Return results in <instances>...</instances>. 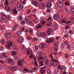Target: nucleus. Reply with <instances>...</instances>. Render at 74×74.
Segmentation results:
<instances>
[{
	"label": "nucleus",
	"mask_w": 74,
	"mask_h": 74,
	"mask_svg": "<svg viewBox=\"0 0 74 74\" xmlns=\"http://www.w3.org/2000/svg\"><path fill=\"white\" fill-rule=\"evenodd\" d=\"M21 49H22L24 52L26 51V52L28 55H30V53L32 52V50L28 48L26 49V47H22Z\"/></svg>",
	"instance_id": "nucleus-1"
},
{
	"label": "nucleus",
	"mask_w": 74,
	"mask_h": 74,
	"mask_svg": "<svg viewBox=\"0 0 74 74\" xmlns=\"http://www.w3.org/2000/svg\"><path fill=\"white\" fill-rule=\"evenodd\" d=\"M6 44H7L6 46V48H7V49L11 50V46L12 44L11 41H7L6 42Z\"/></svg>",
	"instance_id": "nucleus-2"
},
{
	"label": "nucleus",
	"mask_w": 74,
	"mask_h": 74,
	"mask_svg": "<svg viewBox=\"0 0 74 74\" xmlns=\"http://www.w3.org/2000/svg\"><path fill=\"white\" fill-rule=\"evenodd\" d=\"M58 63V61L57 60H54L53 59H51V66H56Z\"/></svg>",
	"instance_id": "nucleus-3"
},
{
	"label": "nucleus",
	"mask_w": 74,
	"mask_h": 74,
	"mask_svg": "<svg viewBox=\"0 0 74 74\" xmlns=\"http://www.w3.org/2000/svg\"><path fill=\"white\" fill-rule=\"evenodd\" d=\"M46 67V66H45L43 67H41L40 69V73L41 74H45V69Z\"/></svg>",
	"instance_id": "nucleus-4"
},
{
	"label": "nucleus",
	"mask_w": 74,
	"mask_h": 74,
	"mask_svg": "<svg viewBox=\"0 0 74 74\" xmlns=\"http://www.w3.org/2000/svg\"><path fill=\"white\" fill-rule=\"evenodd\" d=\"M17 63L19 66H22L23 64L24 63V60L19 61L18 60L17 61Z\"/></svg>",
	"instance_id": "nucleus-5"
},
{
	"label": "nucleus",
	"mask_w": 74,
	"mask_h": 74,
	"mask_svg": "<svg viewBox=\"0 0 74 74\" xmlns=\"http://www.w3.org/2000/svg\"><path fill=\"white\" fill-rule=\"evenodd\" d=\"M11 33L6 32L5 33V37L7 38H10L11 37Z\"/></svg>",
	"instance_id": "nucleus-6"
},
{
	"label": "nucleus",
	"mask_w": 74,
	"mask_h": 74,
	"mask_svg": "<svg viewBox=\"0 0 74 74\" xmlns=\"http://www.w3.org/2000/svg\"><path fill=\"white\" fill-rule=\"evenodd\" d=\"M11 11H12V13H13L14 15H16L18 14V11L16 10V8H15L13 10H12Z\"/></svg>",
	"instance_id": "nucleus-7"
},
{
	"label": "nucleus",
	"mask_w": 74,
	"mask_h": 74,
	"mask_svg": "<svg viewBox=\"0 0 74 74\" xmlns=\"http://www.w3.org/2000/svg\"><path fill=\"white\" fill-rule=\"evenodd\" d=\"M23 6L22 4H19L17 6V9L18 10H21L23 8Z\"/></svg>",
	"instance_id": "nucleus-8"
},
{
	"label": "nucleus",
	"mask_w": 74,
	"mask_h": 74,
	"mask_svg": "<svg viewBox=\"0 0 74 74\" xmlns=\"http://www.w3.org/2000/svg\"><path fill=\"white\" fill-rule=\"evenodd\" d=\"M46 7L47 8H51L52 7V3L50 2H47L46 4Z\"/></svg>",
	"instance_id": "nucleus-9"
},
{
	"label": "nucleus",
	"mask_w": 74,
	"mask_h": 74,
	"mask_svg": "<svg viewBox=\"0 0 74 74\" xmlns=\"http://www.w3.org/2000/svg\"><path fill=\"white\" fill-rule=\"evenodd\" d=\"M52 29L51 28L48 29L47 31V34H51V33H52Z\"/></svg>",
	"instance_id": "nucleus-10"
},
{
	"label": "nucleus",
	"mask_w": 74,
	"mask_h": 74,
	"mask_svg": "<svg viewBox=\"0 0 74 74\" xmlns=\"http://www.w3.org/2000/svg\"><path fill=\"white\" fill-rule=\"evenodd\" d=\"M53 17L55 19H59L60 18V15L59 14H55L53 16Z\"/></svg>",
	"instance_id": "nucleus-11"
},
{
	"label": "nucleus",
	"mask_w": 74,
	"mask_h": 74,
	"mask_svg": "<svg viewBox=\"0 0 74 74\" xmlns=\"http://www.w3.org/2000/svg\"><path fill=\"white\" fill-rule=\"evenodd\" d=\"M54 40V38H52L50 39H48L47 40V42L48 43H49V42H53Z\"/></svg>",
	"instance_id": "nucleus-12"
},
{
	"label": "nucleus",
	"mask_w": 74,
	"mask_h": 74,
	"mask_svg": "<svg viewBox=\"0 0 74 74\" xmlns=\"http://www.w3.org/2000/svg\"><path fill=\"white\" fill-rule=\"evenodd\" d=\"M47 36V34L45 32H43L41 34V35H40V37L42 38H44Z\"/></svg>",
	"instance_id": "nucleus-13"
},
{
	"label": "nucleus",
	"mask_w": 74,
	"mask_h": 74,
	"mask_svg": "<svg viewBox=\"0 0 74 74\" xmlns=\"http://www.w3.org/2000/svg\"><path fill=\"white\" fill-rule=\"evenodd\" d=\"M57 5L58 7H60V8H61V7H62L63 5V3L61 2H58L57 4Z\"/></svg>",
	"instance_id": "nucleus-14"
},
{
	"label": "nucleus",
	"mask_w": 74,
	"mask_h": 74,
	"mask_svg": "<svg viewBox=\"0 0 74 74\" xmlns=\"http://www.w3.org/2000/svg\"><path fill=\"white\" fill-rule=\"evenodd\" d=\"M69 0H65V5L70 6V2L68 1H69Z\"/></svg>",
	"instance_id": "nucleus-15"
},
{
	"label": "nucleus",
	"mask_w": 74,
	"mask_h": 74,
	"mask_svg": "<svg viewBox=\"0 0 74 74\" xmlns=\"http://www.w3.org/2000/svg\"><path fill=\"white\" fill-rule=\"evenodd\" d=\"M39 46L40 48H43L45 47H46V45L44 44H40L39 45Z\"/></svg>",
	"instance_id": "nucleus-16"
},
{
	"label": "nucleus",
	"mask_w": 74,
	"mask_h": 74,
	"mask_svg": "<svg viewBox=\"0 0 74 74\" xmlns=\"http://www.w3.org/2000/svg\"><path fill=\"white\" fill-rule=\"evenodd\" d=\"M52 27L53 29H55L56 30L58 29V25L56 24H54V25L52 26Z\"/></svg>",
	"instance_id": "nucleus-17"
},
{
	"label": "nucleus",
	"mask_w": 74,
	"mask_h": 74,
	"mask_svg": "<svg viewBox=\"0 0 74 74\" xmlns=\"http://www.w3.org/2000/svg\"><path fill=\"white\" fill-rule=\"evenodd\" d=\"M18 25L16 23H15L13 28V30H15L18 27Z\"/></svg>",
	"instance_id": "nucleus-18"
},
{
	"label": "nucleus",
	"mask_w": 74,
	"mask_h": 74,
	"mask_svg": "<svg viewBox=\"0 0 74 74\" xmlns=\"http://www.w3.org/2000/svg\"><path fill=\"white\" fill-rule=\"evenodd\" d=\"M21 32L19 31H17L16 32V35L17 37H19L21 35Z\"/></svg>",
	"instance_id": "nucleus-19"
},
{
	"label": "nucleus",
	"mask_w": 74,
	"mask_h": 74,
	"mask_svg": "<svg viewBox=\"0 0 74 74\" xmlns=\"http://www.w3.org/2000/svg\"><path fill=\"white\" fill-rule=\"evenodd\" d=\"M17 41L19 43H21L22 42V38L21 37H19L17 39Z\"/></svg>",
	"instance_id": "nucleus-20"
},
{
	"label": "nucleus",
	"mask_w": 74,
	"mask_h": 74,
	"mask_svg": "<svg viewBox=\"0 0 74 74\" xmlns=\"http://www.w3.org/2000/svg\"><path fill=\"white\" fill-rule=\"evenodd\" d=\"M16 67L15 66H13L11 67V70L12 71H15L16 70Z\"/></svg>",
	"instance_id": "nucleus-21"
},
{
	"label": "nucleus",
	"mask_w": 74,
	"mask_h": 74,
	"mask_svg": "<svg viewBox=\"0 0 74 74\" xmlns=\"http://www.w3.org/2000/svg\"><path fill=\"white\" fill-rule=\"evenodd\" d=\"M34 22L36 23H38V19L37 18H35L34 21Z\"/></svg>",
	"instance_id": "nucleus-22"
},
{
	"label": "nucleus",
	"mask_w": 74,
	"mask_h": 74,
	"mask_svg": "<svg viewBox=\"0 0 74 74\" xmlns=\"http://www.w3.org/2000/svg\"><path fill=\"white\" fill-rule=\"evenodd\" d=\"M71 12L72 14H74V8H71Z\"/></svg>",
	"instance_id": "nucleus-23"
},
{
	"label": "nucleus",
	"mask_w": 74,
	"mask_h": 74,
	"mask_svg": "<svg viewBox=\"0 0 74 74\" xmlns=\"http://www.w3.org/2000/svg\"><path fill=\"white\" fill-rule=\"evenodd\" d=\"M13 49L14 50H16V51H18V48L16 46H14L13 47Z\"/></svg>",
	"instance_id": "nucleus-24"
},
{
	"label": "nucleus",
	"mask_w": 74,
	"mask_h": 74,
	"mask_svg": "<svg viewBox=\"0 0 74 74\" xmlns=\"http://www.w3.org/2000/svg\"><path fill=\"white\" fill-rule=\"evenodd\" d=\"M5 21V20H3V19L2 18H0V22H3L4 23V22Z\"/></svg>",
	"instance_id": "nucleus-25"
},
{
	"label": "nucleus",
	"mask_w": 74,
	"mask_h": 74,
	"mask_svg": "<svg viewBox=\"0 0 74 74\" xmlns=\"http://www.w3.org/2000/svg\"><path fill=\"white\" fill-rule=\"evenodd\" d=\"M2 18L3 19V20H5L6 18V16L5 15L3 14L1 15Z\"/></svg>",
	"instance_id": "nucleus-26"
},
{
	"label": "nucleus",
	"mask_w": 74,
	"mask_h": 74,
	"mask_svg": "<svg viewBox=\"0 0 74 74\" xmlns=\"http://www.w3.org/2000/svg\"><path fill=\"white\" fill-rule=\"evenodd\" d=\"M13 61V60L12 59H9L8 60V62L10 63H12Z\"/></svg>",
	"instance_id": "nucleus-27"
},
{
	"label": "nucleus",
	"mask_w": 74,
	"mask_h": 74,
	"mask_svg": "<svg viewBox=\"0 0 74 74\" xmlns=\"http://www.w3.org/2000/svg\"><path fill=\"white\" fill-rule=\"evenodd\" d=\"M37 28L38 29H39V28H40L41 27V23H39L37 25Z\"/></svg>",
	"instance_id": "nucleus-28"
},
{
	"label": "nucleus",
	"mask_w": 74,
	"mask_h": 74,
	"mask_svg": "<svg viewBox=\"0 0 74 74\" xmlns=\"http://www.w3.org/2000/svg\"><path fill=\"white\" fill-rule=\"evenodd\" d=\"M5 42V40L4 39H2L1 40V44H3V45H4V44Z\"/></svg>",
	"instance_id": "nucleus-29"
},
{
	"label": "nucleus",
	"mask_w": 74,
	"mask_h": 74,
	"mask_svg": "<svg viewBox=\"0 0 74 74\" xmlns=\"http://www.w3.org/2000/svg\"><path fill=\"white\" fill-rule=\"evenodd\" d=\"M52 21H51L49 23H47V25L48 26H49V27H50V26H51V25H52Z\"/></svg>",
	"instance_id": "nucleus-30"
},
{
	"label": "nucleus",
	"mask_w": 74,
	"mask_h": 74,
	"mask_svg": "<svg viewBox=\"0 0 74 74\" xmlns=\"http://www.w3.org/2000/svg\"><path fill=\"white\" fill-rule=\"evenodd\" d=\"M37 40H38V38H34L32 39V41L34 42L36 41H37Z\"/></svg>",
	"instance_id": "nucleus-31"
},
{
	"label": "nucleus",
	"mask_w": 74,
	"mask_h": 74,
	"mask_svg": "<svg viewBox=\"0 0 74 74\" xmlns=\"http://www.w3.org/2000/svg\"><path fill=\"white\" fill-rule=\"evenodd\" d=\"M47 73L48 74H51V70H50V69H48L47 70Z\"/></svg>",
	"instance_id": "nucleus-32"
},
{
	"label": "nucleus",
	"mask_w": 74,
	"mask_h": 74,
	"mask_svg": "<svg viewBox=\"0 0 74 74\" xmlns=\"http://www.w3.org/2000/svg\"><path fill=\"white\" fill-rule=\"evenodd\" d=\"M58 48L57 46L55 47L54 48V50L55 52L57 51H58Z\"/></svg>",
	"instance_id": "nucleus-33"
},
{
	"label": "nucleus",
	"mask_w": 74,
	"mask_h": 74,
	"mask_svg": "<svg viewBox=\"0 0 74 74\" xmlns=\"http://www.w3.org/2000/svg\"><path fill=\"white\" fill-rule=\"evenodd\" d=\"M61 22L62 23H67V21L65 20H62L61 21Z\"/></svg>",
	"instance_id": "nucleus-34"
},
{
	"label": "nucleus",
	"mask_w": 74,
	"mask_h": 74,
	"mask_svg": "<svg viewBox=\"0 0 74 74\" xmlns=\"http://www.w3.org/2000/svg\"><path fill=\"white\" fill-rule=\"evenodd\" d=\"M33 3L35 5H37L38 4V2H37V1H33Z\"/></svg>",
	"instance_id": "nucleus-35"
},
{
	"label": "nucleus",
	"mask_w": 74,
	"mask_h": 74,
	"mask_svg": "<svg viewBox=\"0 0 74 74\" xmlns=\"http://www.w3.org/2000/svg\"><path fill=\"white\" fill-rule=\"evenodd\" d=\"M49 59H47L46 60V62L45 63L46 65H47V64H48V62H49Z\"/></svg>",
	"instance_id": "nucleus-36"
},
{
	"label": "nucleus",
	"mask_w": 74,
	"mask_h": 74,
	"mask_svg": "<svg viewBox=\"0 0 74 74\" xmlns=\"http://www.w3.org/2000/svg\"><path fill=\"white\" fill-rule=\"evenodd\" d=\"M21 2L22 4H24L26 3V1L25 0H21Z\"/></svg>",
	"instance_id": "nucleus-37"
},
{
	"label": "nucleus",
	"mask_w": 74,
	"mask_h": 74,
	"mask_svg": "<svg viewBox=\"0 0 74 74\" xmlns=\"http://www.w3.org/2000/svg\"><path fill=\"white\" fill-rule=\"evenodd\" d=\"M5 8L6 10H8V11L10 10V8H9V7H8V6H5Z\"/></svg>",
	"instance_id": "nucleus-38"
},
{
	"label": "nucleus",
	"mask_w": 74,
	"mask_h": 74,
	"mask_svg": "<svg viewBox=\"0 0 74 74\" xmlns=\"http://www.w3.org/2000/svg\"><path fill=\"white\" fill-rule=\"evenodd\" d=\"M45 6V4H41L40 5V7H44Z\"/></svg>",
	"instance_id": "nucleus-39"
},
{
	"label": "nucleus",
	"mask_w": 74,
	"mask_h": 74,
	"mask_svg": "<svg viewBox=\"0 0 74 74\" xmlns=\"http://www.w3.org/2000/svg\"><path fill=\"white\" fill-rule=\"evenodd\" d=\"M39 60H42V59H43V60H45V58L42 57H40L39 58Z\"/></svg>",
	"instance_id": "nucleus-40"
},
{
	"label": "nucleus",
	"mask_w": 74,
	"mask_h": 74,
	"mask_svg": "<svg viewBox=\"0 0 74 74\" xmlns=\"http://www.w3.org/2000/svg\"><path fill=\"white\" fill-rule=\"evenodd\" d=\"M37 33L38 34V36H40L41 35L42 33H41V32H39V31H38L37 32Z\"/></svg>",
	"instance_id": "nucleus-41"
},
{
	"label": "nucleus",
	"mask_w": 74,
	"mask_h": 74,
	"mask_svg": "<svg viewBox=\"0 0 74 74\" xmlns=\"http://www.w3.org/2000/svg\"><path fill=\"white\" fill-rule=\"evenodd\" d=\"M7 56H6V55L3 54L2 56V58H5Z\"/></svg>",
	"instance_id": "nucleus-42"
},
{
	"label": "nucleus",
	"mask_w": 74,
	"mask_h": 74,
	"mask_svg": "<svg viewBox=\"0 0 74 74\" xmlns=\"http://www.w3.org/2000/svg\"><path fill=\"white\" fill-rule=\"evenodd\" d=\"M62 73L63 74H67V72L66 71V69H64V71H63Z\"/></svg>",
	"instance_id": "nucleus-43"
},
{
	"label": "nucleus",
	"mask_w": 74,
	"mask_h": 74,
	"mask_svg": "<svg viewBox=\"0 0 74 74\" xmlns=\"http://www.w3.org/2000/svg\"><path fill=\"white\" fill-rule=\"evenodd\" d=\"M18 19H19V20H20V21H21V20H22V16H20L18 17Z\"/></svg>",
	"instance_id": "nucleus-44"
},
{
	"label": "nucleus",
	"mask_w": 74,
	"mask_h": 74,
	"mask_svg": "<svg viewBox=\"0 0 74 74\" xmlns=\"http://www.w3.org/2000/svg\"><path fill=\"white\" fill-rule=\"evenodd\" d=\"M46 11L47 12H51V10L49 8L47 9Z\"/></svg>",
	"instance_id": "nucleus-45"
},
{
	"label": "nucleus",
	"mask_w": 74,
	"mask_h": 74,
	"mask_svg": "<svg viewBox=\"0 0 74 74\" xmlns=\"http://www.w3.org/2000/svg\"><path fill=\"white\" fill-rule=\"evenodd\" d=\"M64 44L65 45H68L69 42H67V41H65L64 42Z\"/></svg>",
	"instance_id": "nucleus-46"
},
{
	"label": "nucleus",
	"mask_w": 74,
	"mask_h": 74,
	"mask_svg": "<svg viewBox=\"0 0 74 74\" xmlns=\"http://www.w3.org/2000/svg\"><path fill=\"white\" fill-rule=\"evenodd\" d=\"M43 54V53H42V52H40L39 55V56H42Z\"/></svg>",
	"instance_id": "nucleus-47"
},
{
	"label": "nucleus",
	"mask_w": 74,
	"mask_h": 74,
	"mask_svg": "<svg viewBox=\"0 0 74 74\" xmlns=\"http://www.w3.org/2000/svg\"><path fill=\"white\" fill-rule=\"evenodd\" d=\"M27 14H30V10H27Z\"/></svg>",
	"instance_id": "nucleus-48"
},
{
	"label": "nucleus",
	"mask_w": 74,
	"mask_h": 74,
	"mask_svg": "<svg viewBox=\"0 0 74 74\" xmlns=\"http://www.w3.org/2000/svg\"><path fill=\"white\" fill-rule=\"evenodd\" d=\"M38 45H36L35 46V49L36 50H38Z\"/></svg>",
	"instance_id": "nucleus-49"
},
{
	"label": "nucleus",
	"mask_w": 74,
	"mask_h": 74,
	"mask_svg": "<svg viewBox=\"0 0 74 74\" xmlns=\"http://www.w3.org/2000/svg\"><path fill=\"white\" fill-rule=\"evenodd\" d=\"M28 23V24H32V21H30V20H28V23Z\"/></svg>",
	"instance_id": "nucleus-50"
},
{
	"label": "nucleus",
	"mask_w": 74,
	"mask_h": 74,
	"mask_svg": "<svg viewBox=\"0 0 74 74\" xmlns=\"http://www.w3.org/2000/svg\"><path fill=\"white\" fill-rule=\"evenodd\" d=\"M16 53V52H15L14 51H13L12 52V54L13 55H15Z\"/></svg>",
	"instance_id": "nucleus-51"
},
{
	"label": "nucleus",
	"mask_w": 74,
	"mask_h": 74,
	"mask_svg": "<svg viewBox=\"0 0 74 74\" xmlns=\"http://www.w3.org/2000/svg\"><path fill=\"white\" fill-rule=\"evenodd\" d=\"M21 24H22V25H24V24H25V22L24 21H22Z\"/></svg>",
	"instance_id": "nucleus-52"
},
{
	"label": "nucleus",
	"mask_w": 74,
	"mask_h": 74,
	"mask_svg": "<svg viewBox=\"0 0 74 74\" xmlns=\"http://www.w3.org/2000/svg\"><path fill=\"white\" fill-rule=\"evenodd\" d=\"M55 74H57V73H58V70L56 69L54 72Z\"/></svg>",
	"instance_id": "nucleus-53"
},
{
	"label": "nucleus",
	"mask_w": 74,
	"mask_h": 74,
	"mask_svg": "<svg viewBox=\"0 0 74 74\" xmlns=\"http://www.w3.org/2000/svg\"><path fill=\"white\" fill-rule=\"evenodd\" d=\"M70 48H71V46H70V45H68L67 46V48H68V49H70Z\"/></svg>",
	"instance_id": "nucleus-54"
},
{
	"label": "nucleus",
	"mask_w": 74,
	"mask_h": 74,
	"mask_svg": "<svg viewBox=\"0 0 74 74\" xmlns=\"http://www.w3.org/2000/svg\"><path fill=\"white\" fill-rule=\"evenodd\" d=\"M21 30L22 32H23L25 30V28L24 27H22L21 29Z\"/></svg>",
	"instance_id": "nucleus-55"
},
{
	"label": "nucleus",
	"mask_w": 74,
	"mask_h": 74,
	"mask_svg": "<svg viewBox=\"0 0 74 74\" xmlns=\"http://www.w3.org/2000/svg\"><path fill=\"white\" fill-rule=\"evenodd\" d=\"M34 64L35 65V66H38V64H37V61H35L34 62Z\"/></svg>",
	"instance_id": "nucleus-56"
},
{
	"label": "nucleus",
	"mask_w": 74,
	"mask_h": 74,
	"mask_svg": "<svg viewBox=\"0 0 74 74\" xmlns=\"http://www.w3.org/2000/svg\"><path fill=\"white\" fill-rule=\"evenodd\" d=\"M29 33L30 34H31L33 33V31H32V29L29 30Z\"/></svg>",
	"instance_id": "nucleus-57"
},
{
	"label": "nucleus",
	"mask_w": 74,
	"mask_h": 74,
	"mask_svg": "<svg viewBox=\"0 0 74 74\" xmlns=\"http://www.w3.org/2000/svg\"><path fill=\"white\" fill-rule=\"evenodd\" d=\"M0 5L1 7H3V2H1L0 3Z\"/></svg>",
	"instance_id": "nucleus-58"
},
{
	"label": "nucleus",
	"mask_w": 74,
	"mask_h": 74,
	"mask_svg": "<svg viewBox=\"0 0 74 74\" xmlns=\"http://www.w3.org/2000/svg\"><path fill=\"white\" fill-rule=\"evenodd\" d=\"M65 58H68V57H69V56H68V54H65Z\"/></svg>",
	"instance_id": "nucleus-59"
},
{
	"label": "nucleus",
	"mask_w": 74,
	"mask_h": 74,
	"mask_svg": "<svg viewBox=\"0 0 74 74\" xmlns=\"http://www.w3.org/2000/svg\"><path fill=\"white\" fill-rule=\"evenodd\" d=\"M60 38L59 36H56V39L57 40H59V39Z\"/></svg>",
	"instance_id": "nucleus-60"
},
{
	"label": "nucleus",
	"mask_w": 74,
	"mask_h": 74,
	"mask_svg": "<svg viewBox=\"0 0 74 74\" xmlns=\"http://www.w3.org/2000/svg\"><path fill=\"white\" fill-rule=\"evenodd\" d=\"M24 71H26L27 72H28V71H29V70H27V69L25 68V69H24Z\"/></svg>",
	"instance_id": "nucleus-61"
},
{
	"label": "nucleus",
	"mask_w": 74,
	"mask_h": 74,
	"mask_svg": "<svg viewBox=\"0 0 74 74\" xmlns=\"http://www.w3.org/2000/svg\"><path fill=\"white\" fill-rule=\"evenodd\" d=\"M14 59L15 60H17V59H18V57L17 56H15Z\"/></svg>",
	"instance_id": "nucleus-62"
},
{
	"label": "nucleus",
	"mask_w": 74,
	"mask_h": 74,
	"mask_svg": "<svg viewBox=\"0 0 74 74\" xmlns=\"http://www.w3.org/2000/svg\"><path fill=\"white\" fill-rule=\"evenodd\" d=\"M69 33L70 34H73V31L72 30H70L69 31Z\"/></svg>",
	"instance_id": "nucleus-63"
},
{
	"label": "nucleus",
	"mask_w": 74,
	"mask_h": 74,
	"mask_svg": "<svg viewBox=\"0 0 74 74\" xmlns=\"http://www.w3.org/2000/svg\"><path fill=\"white\" fill-rule=\"evenodd\" d=\"M52 19V18L51 17H49V18H48V21H51V19Z\"/></svg>",
	"instance_id": "nucleus-64"
}]
</instances>
